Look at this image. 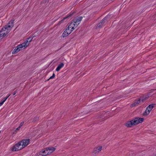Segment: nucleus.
Wrapping results in <instances>:
<instances>
[{"label":"nucleus","mask_w":156,"mask_h":156,"mask_svg":"<svg viewBox=\"0 0 156 156\" xmlns=\"http://www.w3.org/2000/svg\"><path fill=\"white\" fill-rule=\"evenodd\" d=\"M144 121V119L141 118H136L130 121L127 122L125 126L128 127H131L133 126L142 123Z\"/></svg>","instance_id":"nucleus-3"},{"label":"nucleus","mask_w":156,"mask_h":156,"mask_svg":"<svg viewBox=\"0 0 156 156\" xmlns=\"http://www.w3.org/2000/svg\"><path fill=\"white\" fill-rule=\"evenodd\" d=\"M29 142L30 140L27 139L23 140L19 142V143L20 144L21 147H22V149H23L27 146L29 144Z\"/></svg>","instance_id":"nucleus-6"},{"label":"nucleus","mask_w":156,"mask_h":156,"mask_svg":"<svg viewBox=\"0 0 156 156\" xmlns=\"http://www.w3.org/2000/svg\"><path fill=\"white\" fill-rule=\"evenodd\" d=\"M55 77V74L54 73H53L52 76H51L49 79H48V80L50 79H52L54 78Z\"/></svg>","instance_id":"nucleus-17"},{"label":"nucleus","mask_w":156,"mask_h":156,"mask_svg":"<svg viewBox=\"0 0 156 156\" xmlns=\"http://www.w3.org/2000/svg\"><path fill=\"white\" fill-rule=\"evenodd\" d=\"M35 120L33 121L34 122L36 121V120H37L38 119V117H36L35 118Z\"/></svg>","instance_id":"nucleus-21"},{"label":"nucleus","mask_w":156,"mask_h":156,"mask_svg":"<svg viewBox=\"0 0 156 156\" xmlns=\"http://www.w3.org/2000/svg\"><path fill=\"white\" fill-rule=\"evenodd\" d=\"M102 147L101 146H99L94 148V152L96 153L97 152H99L101 151L102 150Z\"/></svg>","instance_id":"nucleus-13"},{"label":"nucleus","mask_w":156,"mask_h":156,"mask_svg":"<svg viewBox=\"0 0 156 156\" xmlns=\"http://www.w3.org/2000/svg\"><path fill=\"white\" fill-rule=\"evenodd\" d=\"M33 39L32 37H29L22 44L18 45L15 48L12 52V54H15L20 50H22L25 49L29 45L30 42Z\"/></svg>","instance_id":"nucleus-1"},{"label":"nucleus","mask_w":156,"mask_h":156,"mask_svg":"<svg viewBox=\"0 0 156 156\" xmlns=\"http://www.w3.org/2000/svg\"><path fill=\"white\" fill-rule=\"evenodd\" d=\"M150 112L148 111V110H147L146 109L144 112L143 113V115L144 116H146L149 114Z\"/></svg>","instance_id":"nucleus-14"},{"label":"nucleus","mask_w":156,"mask_h":156,"mask_svg":"<svg viewBox=\"0 0 156 156\" xmlns=\"http://www.w3.org/2000/svg\"><path fill=\"white\" fill-rule=\"evenodd\" d=\"M11 94H9L8 96H7V97L6 98H7V99L9 98V97L10 95Z\"/></svg>","instance_id":"nucleus-24"},{"label":"nucleus","mask_w":156,"mask_h":156,"mask_svg":"<svg viewBox=\"0 0 156 156\" xmlns=\"http://www.w3.org/2000/svg\"><path fill=\"white\" fill-rule=\"evenodd\" d=\"M16 93H17L16 91H15L13 92V95H15L16 94Z\"/></svg>","instance_id":"nucleus-23"},{"label":"nucleus","mask_w":156,"mask_h":156,"mask_svg":"<svg viewBox=\"0 0 156 156\" xmlns=\"http://www.w3.org/2000/svg\"><path fill=\"white\" fill-rule=\"evenodd\" d=\"M23 124H24V122H21L19 126V127L21 128V127H22L23 125Z\"/></svg>","instance_id":"nucleus-18"},{"label":"nucleus","mask_w":156,"mask_h":156,"mask_svg":"<svg viewBox=\"0 0 156 156\" xmlns=\"http://www.w3.org/2000/svg\"><path fill=\"white\" fill-rule=\"evenodd\" d=\"M13 26V22L10 21L8 24L2 28L0 31V37L5 36L9 32Z\"/></svg>","instance_id":"nucleus-2"},{"label":"nucleus","mask_w":156,"mask_h":156,"mask_svg":"<svg viewBox=\"0 0 156 156\" xmlns=\"http://www.w3.org/2000/svg\"><path fill=\"white\" fill-rule=\"evenodd\" d=\"M146 109H147V110H148V111L150 112L151 111V109H149V108H148V107H147L146 108Z\"/></svg>","instance_id":"nucleus-22"},{"label":"nucleus","mask_w":156,"mask_h":156,"mask_svg":"<svg viewBox=\"0 0 156 156\" xmlns=\"http://www.w3.org/2000/svg\"><path fill=\"white\" fill-rule=\"evenodd\" d=\"M155 104H151L149 105V106H147L148 108L151 109V110H152L153 108H154V105H155Z\"/></svg>","instance_id":"nucleus-15"},{"label":"nucleus","mask_w":156,"mask_h":156,"mask_svg":"<svg viewBox=\"0 0 156 156\" xmlns=\"http://www.w3.org/2000/svg\"><path fill=\"white\" fill-rule=\"evenodd\" d=\"M64 66V64L63 63H61L59 64L56 68V71L57 72L59 71L61 68L63 67Z\"/></svg>","instance_id":"nucleus-12"},{"label":"nucleus","mask_w":156,"mask_h":156,"mask_svg":"<svg viewBox=\"0 0 156 156\" xmlns=\"http://www.w3.org/2000/svg\"><path fill=\"white\" fill-rule=\"evenodd\" d=\"M20 128L19 127V126L16 129L15 131H17L18 130L20 129Z\"/></svg>","instance_id":"nucleus-20"},{"label":"nucleus","mask_w":156,"mask_h":156,"mask_svg":"<svg viewBox=\"0 0 156 156\" xmlns=\"http://www.w3.org/2000/svg\"><path fill=\"white\" fill-rule=\"evenodd\" d=\"M7 99V98H5L2 101V102H1L0 104H2L3 105V104H4V102L6 101V100Z\"/></svg>","instance_id":"nucleus-16"},{"label":"nucleus","mask_w":156,"mask_h":156,"mask_svg":"<svg viewBox=\"0 0 156 156\" xmlns=\"http://www.w3.org/2000/svg\"><path fill=\"white\" fill-rule=\"evenodd\" d=\"M83 17L82 16H80L77 19L74 20L73 21L70 23L69 25V27L74 30L80 23Z\"/></svg>","instance_id":"nucleus-4"},{"label":"nucleus","mask_w":156,"mask_h":156,"mask_svg":"<svg viewBox=\"0 0 156 156\" xmlns=\"http://www.w3.org/2000/svg\"><path fill=\"white\" fill-rule=\"evenodd\" d=\"M72 15V14H70V15H69L68 16L64 18H63V20H64L65 19L68 18L70 16H71Z\"/></svg>","instance_id":"nucleus-19"},{"label":"nucleus","mask_w":156,"mask_h":156,"mask_svg":"<svg viewBox=\"0 0 156 156\" xmlns=\"http://www.w3.org/2000/svg\"><path fill=\"white\" fill-rule=\"evenodd\" d=\"M107 16H106L104 18L101 20V22L98 24L97 26L96 27V28L98 29L102 27L105 23L107 21Z\"/></svg>","instance_id":"nucleus-8"},{"label":"nucleus","mask_w":156,"mask_h":156,"mask_svg":"<svg viewBox=\"0 0 156 156\" xmlns=\"http://www.w3.org/2000/svg\"><path fill=\"white\" fill-rule=\"evenodd\" d=\"M145 99L146 98H143L139 99L137 101H136L134 103V106L137 105H138L140 104L141 103L143 102Z\"/></svg>","instance_id":"nucleus-10"},{"label":"nucleus","mask_w":156,"mask_h":156,"mask_svg":"<svg viewBox=\"0 0 156 156\" xmlns=\"http://www.w3.org/2000/svg\"><path fill=\"white\" fill-rule=\"evenodd\" d=\"M55 150V148L54 147H49L46 148L44 151L47 155L50 154Z\"/></svg>","instance_id":"nucleus-9"},{"label":"nucleus","mask_w":156,"mask_h":156,"mask_svg":"<svg viewBox=\"0 0 156 156\" xmlns=\"http://www.w3.org/2000/svg\"><path fill=\"white\" fill-rule=\"evenodd\" d=\"M47 155L44 150L42 151H40L39 153H37L35 154V156H44Z\"/></svg>","instance_id":"nucleus-11"},{"label":"nucleus","mask_w":156,"mask_h":156,"mask_svg":"<svg viewBox=\"0 0 156 156\" xmlns=\"http://www.w3.org/2000/svg\"><path fill=\"white\" fill-rule=\"evenodd\" d=\"M73 30L72 28H70L69 26L66 28L64 32L63 33L62 35L63 37H65L68 36L71 33Z\"/></svg>","instance_id":"nucleus-5"},{"label":"nucleus","mask_w":156,"mask_h":156,"mask_svg":"<svg viewBox=\"0 0 156 156\" xmlns=\"http://www.w3.org/2000/svg\"><path fill=\"white\" fill-rule=\"evenodd\" d=\"M21 146L20 144L18 142L12 147L11 150L13 151H19L22 149Z\"/></svg>","instance_id":"nucleus-7"}]
</instances>
